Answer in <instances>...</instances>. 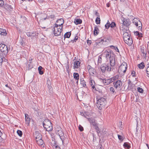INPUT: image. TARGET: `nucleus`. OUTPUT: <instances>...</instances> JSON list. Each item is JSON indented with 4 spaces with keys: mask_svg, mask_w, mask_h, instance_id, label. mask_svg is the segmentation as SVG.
Instances as JSON below:
<instances>
[{
    "mask_svg": "<svg viewBox=\"0 0 149 149\" xmlns=\"http://www.w3.org/2000/svg\"><path fill=\"white\" fill-rule=\"evenodd\" d=\"M123 146L124 148H127L128 149H129L130 148V146L127 143H124Z\"/></svg>",
    "mask_w": 149,
    "mask_h": 149,
    "instance_id": "obj_28",
    "label": "nucleus"
},
{
    "mask_svg": "<svg viewBox=\"0 0 149 149\" xmlns=\"http://www.w3.org/2000/svg\"><path fill=\"white\" fill-rule=\"evenodd\" d=\"M146 69H148L149 68V62H148L147 65H146Z\"/></svg>",
    "mask_w": 149,
    "mask_h": 149,
    "instance_id": "obj_58",
    "label": "nucleus"
},
{
    "mask_svg": "<svg viewBox=\"0 0 149 149\" xmlns=\"http://www.w3.org/2000/svg\"><path fill=\"white\" fill-rule=\"evenodd\" d=\"M138 67L139 68L143 69L145 67L144 63L143 62H141L138 65Z\"/></svg>",
    "mask_w": 149,
    "mask_h": 149,
    "instance_id": "obj_26",
    "label": "nucleus"
},
{
    "mask_svg": "<svg viewBox=\"0 0 149 149\" xmlns=\"http://www.w3.org/2000/svg\"><path fill=\"white\" fill-rule=\"evenodd\" d=\"M19 42L21 45H23V42L22 39L19 40Z\"/></svg>",
    "mask_w": 149,
    "mask_h": 149,
    "instance_id": "obj_50",
    "label": "nucleus"
},
{
    "mask_svg": "<svg viewBox=\"0 0 149 149\" xmlns=\"http://www.w3.org/2000/svg\"><path fill=\"white\" fill-rule=\"evenodd\" d=\"M134 86V85L132 83V84H131L130 85V84L128 85V88H129L130 89H131L132 88V87L133 86Z\"/></svg>",
    "mask_w": 149,
    "mask_h": 149,
    "instance_id": "obj_46",
    "label": "nucleus"
},
{
    "mask_svg": "<svg viewBox=\"0 0 149 149\" xmlns=\"http://www.w3.org/2000/svg\"><path fill=\"white\" fill-rule=\"evenodd\" d=\"M58 146L56 145V143H55L53 145V147L54 149H56V148H57Z\"/></svg>",
    "mask_w": 149,
    "mask_h": 149,
    "instance_id": "obj_49",
    "label": "nucleus"
},
{
    "mask_svg": "<svg viewBox=\"0 0 149 149\" xmlns=\"http://www.w3.org/2000/svg\"><path fill=\"white\" fill-rule=\"evenodd\" d=\"M33 34L32 33H31L29 32H27L26 33V35L28 36H32V35Z\"/></svg>",
    "mask_w": 149,
    "mask_h": 149,
    "instance_id": "obj_45",
    "label": "nucleus"
},
{
    "mask_svg": "<svg viewBox=\"0 0 149 149\" xmlns=\"http://www.w3.org/2000/svg\"><path fill=\"white\" fill-rule=\"evenodd\" d=\"M89 84L93 89H95V84L94 80H91L90 81Z\"/></svg>",
    "mask_w": 149,
    "mask_h": 149,
    "instance_id": "obj_17",
    "label": "nucleus"
},
{
    "mask_svg": "<svg viewBox=\"0 0 149 149\" xmlns=\"http://www.w3.org/2000/svg\"><path fill=\"white\" fill-rule=\"evenodd\" d=\"M80 62L79 61H76L74 62L73 68L74 69L77 68L80 66Z\"/></svg>",
    "mask_w": 149,
    "mask_h": 149,
    "instance_id": "obj_16",
    "label": "nucleus"
},
{
    "mask_svg": "<svg viewBox=\"0 0 149 149\" xmlns=\"http://www.w3.org/2000/svg\"><path fill=\"white\" fill-rule=\"evenodd\" d=\"M44 128L47 131H51L52 130L53 127L52 123L48 119H45L43 123Z\"/></svg>",
    "mask_w": 149,
    "mask_h": 149,
    "instance_id": "obj_3",
    "label": "nucleus"
},
{
    "mask_svg": "<svg viewBox=\"0 0 149 149\" xmlns=\"http://www.w3.org/2000/svg\"><path fill=\"white\" fill-rule=\"evenodd\" d=\"M71 35V33L70 32H67L65 33L64 35V40L65 38H69Z\"/></svg>",
    "mask_w": 149,
    "mask_h": 149,
    "instance_id": "obj_23",
    "label": "nucleus"
},
{
    "mask_svg": "<svg viewBox=\"0 0 149 149\" xmlns=\"http://www.w3.org/2000/svg\"><path fill=\"white\" fill-rule=\"evenodd\" d=\"M137 89L138 91L140 93H143V90L141 88H140V87H138L137 88Z\"/></svg>",
    "mask_w": 149,
    "mask_h": 149,
    "instance_id": "obj_34",
    "label": "nucleus"
},
{
    "mask_svg": "<svg viewBox=\"0 0 149 149\" xmlns=\"http://www.w3.org/2000/svg\"><path fill=\"white\" fill-rule=\"evenodd\" d=\"M146 71L147 73V75L149 77V68L146 69Z\"/></svg>",
    "mask_w": 149,
    "mask_h": 149,
    "instance_id": "obj_43",
    "label": "nucleus"
},
{
    "mask_svg": "<svg viewBox=\"0 0 149 149\" xmlns=\"http://www.w3.org/2000/svg\"><path fill=\"white\" fill-rule=\"evenodd\" d=\"M139 32L138 31H136V32H135L134 33V34L136 35V36H138V35H139Z\"/></svg>",
    "mask_w": 149,
    "mask_h": 149,
    "instance_id": "obj_53",
    "label": "nucleus"
},
{
    "mask_svg": "<svg viewBox=\"0 0 149 149\" xmlns=\"http://www.w3.org/2000/svg\"><path fill=\"white\" fill-rule=\"evenodd\" d=\"M104 82L105 83V84L106 85H108L111 83V81H110V80L109 79L105 80L104 81Z\"/></svg>",
    "mask_w": 149,
    "mask_h": 149,
    "instance_id": "obj_32",
    "label": "nucleus"
},
{
    "mask_svg": "<svg viewBox=\"0 0 149 149\" xmlns=\"http://www.w3.org/2000/svg\"><path fill=\"white\" fill-rule=\"evenodd\" d=\"M110 91L112 92V93H116V92L114 90V88L112 87H111L110 88Z\"/></svg>",
    "mask_w": 149,
    "mask_h": 149,
    "instance_id": "obj_37",
    "label": "nucleus"
},
{
    "mask_svg": "<svg viewBox=\"0 0 149 149\" xmlns=\"http://www.w3.org/2000/svg\"><path fill=\"white\" fill-rule=\"evenodd\" d=\"M0 51L7 54L8 53V48L6 45L3 44H0Z\"/></svg>",
    "mask_w": 149,
    "mask_h": 149,
    "instance_id": "obj_7",
    "label": "nucleus"
},
{
    "mask_svg": "<svg viewBox=\"0 0 149 149\" xmlns=\"http://www.w3.org/2000/svg\"><path fill=\"white\" fill-rule=\"evenodd\" d=\"M92 70H94V69H93V68H91V69L90 68V69L88 70V71H89V72H91V71H92Z\"/></svg>",
    "mask_w": 149,
    "mask_h": 149,
    "instance_id": "obj_60",
    "label": "nucleus"
},
{
    "mask_svg": "<svg viewBox=\"0 0 149 149\" xmlns=\"http://www.w3.org/2000/svg\"><path fill=\"white\" fill-rule=\"evenodd\" d=\"M95 129L96 130V132L98 134V135L99 136V133L100 132V129L99 127H98L97 125H96V126H94Z\"/></svg>",
    "mask_w": 149,
    "mask_h": 149,
    "instance_id": "obj_29",
    "label": "nucleus"
},
{
    "mask_svg": "<svg viewBox=\"0 0 149 149\" xmlns=\"http://www.w3.org/2000/svg\"><path fill=\"white\" fill-rule=\"evenodd\" d=\"M107 7H109L110 6V4L109 3H108L107 4Z\"/></svg>",
    "mask_w": 149,
    "mask_h": 149,
    "instance_id": "obj_62",
    "label": "nucleus"
},
{
    "mask_svg": "<svg viewBox=\"0 0 149 149\" xmlns=\"http://www.w3.org/2000/svg\"><path fill=\"white\" fill-rule=\"evenodd\" d=\"M81 84L82 85L83 87H85L86 86V82L84 80L81 81Z\"/></svg>",
    "mask_w": 149,
    "mask_h": 149,
    "instance_id": "obj_36",
    "label": "nucleus"
},
{
    "mask_svg": "<svg viewBox=\"0 0 149 149\" xmlns=\"http://www.w3.org/2000/svg\"><path fill=\"white\" fill-rule=\"evenodd\" d=\"M78 36H76L74 39V40L76 42V41L78 39Z\"/></svg>",
    "mask_w": 149,
    "mask_h": 149,
    "instance_id": "obj_54",
    "label": "nucleus"
},
{
    "mask_svg": "<svg viewBox=\"0 0 149 149\" xmlns=\"http://www.w3.org/2000/svg\"><path fill=\"white\" fill-rule=\"evenodd\" d=\"M93 136V141L96 140L97 138L95 136V135L94 134V133L92 134Z\"/></svg>",
    "mask_w": 149,
    "mask_h": 149,
    "instance_id": "obj_48",
    "label": "nucleus"
},
{
    "mask_svg": "<svg viewBox=\"0 0 149 149\" xmlns=\"http://www.w3.org/2000/svg\"><path fill=\"white\" fill-rule=\"evenodd\" d=\"M82 22V20L79 18H76L74 21V22L76 25L81 24Z\"/></svg>",
    "mask_w": 149,
    "mask_h": 149,
    "instance_id": "obj_19",
    "label": "nucleus"
},
{
    "mask_svg": "<svg viewBox=\"0 0 149 149\" xmlns=\"http://www.w3.org/2000/svg\"><path fill=\"white\" fill-rule=\"evenodd\" d=\"M118 77L117 76H115L112 77L109 79L110 80V81H111V83L113 82L114 81L116 80V79H118Z\"/></svg>",
    "mask_w": 149,
    "mask_h": 149,
    "instance_id": "obj_27",
    "label": "nucleus"
},
{
    "mask_svg": "<svg viewBox=\"0 0 149 149\" xmlns=\"http://www.w3.org/2000/svg\"><path fill=\"white\" fill-rule=\"evenodd\" d=\"M133 22L136 26H139V30L142 29V24L141 22L137 18H134L133 20Z\"/></svg>",
    "mask_w": 149,
    "mask_h": 149,
    "instance_id": "obj_8",
    "label": "nucleus"
},
{
    "mask_svg": "<svg viewBox=\"0 0 149 149\" xmlns=\"http://www.w3.org/2000/svg\"><path fill=\"white\" fill-rule=\"evenodd\" d=\"M110 25L111 27L113 28L116 26V24L115 22H112L110 24Z\"/></svg>",
    "mask_w": 149,
    "mask_h": 149,
    "instance_id": "obj_38",
    "label": "nucleus"
},
{
    "mask_svg": "<svg viewBox=\"0 0 149 149\" xmlns=\"http://www.w3.org/2000/svg\"><path fill=\"white\" fill-rule=\"evenodd\" d=\"M57 134L60 136V138L62 141V143L63 144L64 141V133L61 130H59L57 132Z\"/></svg>",
    "mask_w": 149,
    "mask_h": 149,
    "instance_id": "obj_12",
    "label": "nucleus"
},
{
    "mask_svg": "<svg viewBox=\"0 0 149 149\" xmlns=\"http://www.w3.org/2000/svg\"><path fill=\"white\" fill-rule=\"evenodd\" d=\"M106 102L105 99L102 97L97 101L96 105L99 109L101 110L104 107Z\"/></svg>",
    "mask_w": 149,
    "mask_h": 149,
    "instance_id": "obj_4",
    "label": "nucleus"
},
{
    "mask_svg": "<svg viewBox=\"0 0 149 149\" xmlns=\"http://www.w3.org/2000/svg\"><path fill=\"white\" fill-rule=\"evenodd\" d=\"M131 74L132 75L133 77H135V71H133L132 72Z\"/></svg>",
    "mask_w": 149,
    "mask_h": 149,
    "instance_id": "obj_47",
    "label": "nucleus"
},
{
    "mask_svg": "<svg viewBox=\"0 0 149 149\" xmlns=\"http://www.w3.org/2000/svg\"><path fill=\"white\" fill-rule=\"evenodd\" d=\"M0 34L1 35L6 36L7 35V33L5 29L0 28Z\"/></svg>",
    "mask_w": 149,
    "mask_h": 149,
    "instance_id": "obj_18",
    "label": "nucleus"
},
{
    "mask_svg": "<svg viewBox=\"0 0 149 149\" xmlns=\"http://www.w3.org/2000/svg\"><path fill=\"white\" fill-rule=\"evenodd\" d=\"M122 81L119 80H117L116 82H114L113 83L114 86L116 89L120 88L122 86Z\"/></svg>",
    "mask_w": 149,
    "mask_h": 149,
    "instance_id": "obj_10",
    "label": "nucleus"
},
{
    "mask_svg": "<svg viewBox=\"0 0 149 149\" xmlns=\"http://www.w3.org/2000/svg\"><path fill=\"white\" fill-rule=\"evenodd\" d=\"M59 21H61L62 23L58 24H55L54 27V33L56 36H58L60 35L63 28L62 25L64 23L63 19L61 18L57 20L56 22H58Z\"/></svg>",
    "mask_w": 149,
    "mask_h": 149,
    "instance_id": "obj_2",
    "label": "nucleus"
},
{
    "mask_svg": "<svg viewBox=\"0 0 149 149\" xmlns=\"http://www.w3.org/2000/svg\"><path fill=\"white\" fill-rule=\"evenodd\" d=\"M100 18L99 17H97L96 18V20H95V22H96V24H100Z\"/></svg>",
    "mask_w": 149,
    "mask_h": 149,
    "instance_id": "obj_33",
    "label": "nucleus"
},
{
    "mask_svg": "<svg viewBox=\"0 0 149 149\" xmlns=\"http://www.w3.org/2000/svg\"><path fill=\"white\" fill-rule=\"evenodd\" d=\"M42 67L41 66H40L38 68V70L39 71L40 70H42Z\"/></svg>",
    "mask_w": 149,
    "mask_h": 149,
    "instance_id": "obj_55",
    "label": "nucleus"
},
{
    "mask_svg": "<svg viewBox=\"0 0 149 149\" xmlns=\"http://www.w3.org/2000/svg\"><path fill=\"white\" fill-rule=\"evenodd\" d=\"M122 22L125 26H129L130 24V20L128 19H126L124 18H123V19H122Z\"/></svg>",
    "mask_w": 149,
    "mask_h": 149,
    "instance_id": "obj_11",
    "label": "nucleus"
},
{
    "mask_svg": "<svg viewBox=\"0 0 149 149\" xmlns=\"http://www.w3.org/2000/svg\"><path fill=\"white\" fill-rule=\"evenodd\" d=\"M73 76L74 78L76 80H77V82L79 79V74L78 73H74L73 74Z\"/></svg>",
    "mask_w": 149,
    "mask_h": 149,
    "instance_id": "obj_24",
    "label": "nucleus"
},
{
    "mask_svg": "<svg viewBox=\"0 0 149 149\" xmlns=\"http://www.w3.org/2000/svg\"><path fill=\"white\" fill-rule=\"evenodd\" d=\"M36 140L37 143L39 146H41L43 143V141L42 139H36Z\"/></svg>",
    "mask_w": 149,
    "mask_h": 149,
    "instance_id": "obj_21",
    "label": "nucleus"
},
{
    "mask_svg": "<svg viewBox=\"0 0 149 149\" xmlns=\"http://www.w3.org/2000/svg\"><path fill=\"white\" fill-rule=\"evenodd\" d=\"M88 119L91 124L93 126H96V125H97V124L95 122V120L94 119L92 118H88Z\"/></svg>",
    "mask_w": 149,
    "mask_h": 149,
    "instance_id": "obj_15",
    "label": "nucleus"
},
{
    "mask_svg": "<svg viewBox=\"0 0 149 149\" xmlns=\"http://www.w3.org/2000/svg\"><path fill=\"white\" fill-rule=\"evenodd\" d=\"M138 38H139V39H141V38H142V34L141 33H140L139 35H138ZM138 39H139L138 38Z\"/></svg>",
    "mask_w": 149,
    "mask_h": 149,
    "instance_id": "obj_42",
    "label": "nucleus"
},
{
    "mask_svg": "<svg viewBox=\"0 0 149 149\" xmlns=\"http://www.w3.org/2000/svg\"><path fill=\"white\" fill-rule=\"evenodd\" d=\"M2 132H1V131L0 130V137L1 136V135H2Z\"/></svg>",
    "mask_w": 149,
    "mask_h": 149,
    "instance_id": "obj_63",
    "label": "nucleus"
},
{
    "mask_svg": "<svg viewBox=\"0 0 149 149\" xmlns=\"http://www.w3.org/2000/svg\"><path fill=\"white\" fill-rule=\"evenodd\" d=\"M56 149H61V148L60 147L58 146Z\"/></svg>",
    "mask_w": 149,
    "mask_h": 149,
    "instance_id": "obj_64",
    "label": "nucleus"
},
{
    "mask_svg": "<svg viewBox=\"0 0 149 149\" xmlns=\"http://www.w3.org/2000/svg\"><path fill=\"white\" fill-rule=\"evenodd\" d=\"M4 4V2L3 0H0V6H2Z\"/></svg>",
    "mask_w": 149,
    "mask_h": 149,
    "instance_id": "obj_44",
    "label": "nucleus"
},
{
    "mask_svg": "<svg viewBox=\"0 0 149 149\" xmlns=\"http://www.w3.org/2000/svg\"><path fill=\"white\" fill-rule=\"evenodd\" d=\"M102 56H103L102 55V54L99 56L98 57V63H100L101 64L102 62Z\"/></svg>",
    "mask_w": 149,
    "mask_h": 149,
    "instance_id": "obj_30",
    "label": "nucleus"
},
{
    "mask_svg": "<svg viewBox=\"0 0 149 149\" xmlns=\"http://www.w3.org/2000/svg\"><path fill=\"white\" fill-rule=\"evenodd\" d=\"M118 139L119 140H121V141L123 140V136H122L120 135H118Z\"/></svg>",
    "mask_w": 149,
    "mask_h": 149,
    "instance_id": "obj_41",
    "label": "nucleus"
},
{
    "mask_svg": "<svg viewBox=\"0 0 149 149\" xmlns=\"http://www.w3.org/2000/svg\"><path fill=\"white\" fill-rule=\"evenodd\" d=\"M102 55L105 57L107 61H109L110 65L113 67L114 66L115 55L112 50L110 49L104 50L102 53Z\"/></svg>",
    "mask_w": 149,
    "mask_h": 149,
    "instance_id": "obj_1",
    "label": "nucleus"
},
{
    "mask_svg": "<svg viewBox=\"0 0 149 149\" xmlns=\"http://www.w3.org/2000/svg\"><path fill=\"white\" fill-rule=\"evenodd\" d=\"M17 133L19 136H22V131L19 130H18L17 131Z\"/></svg>",
    "mask_w": 149,
    "mask_h": 149,
    "instance_id": "obj_35",
    "label": "nucleus"
},
{
    "mask_svg": "<svg viewBox=\"0 0 149 149\" xmlns=\"http://www.w3.org/2000/svg\"><path fill=\"white\" fill-rule=\"evenodd\" d=\"M34 136L36 140L40 139H42L41 134L38 132H36L34 134Z\"/></svg>",
    "mask_w": 149,
    "mask_h": 149,
    "instance_id": "obj_14",
    "label": "nucleus"
},
{
    "mask_svg": "<svg viewBox=\"0 0 149 149\" xmlns=\"http://www.w3.org/2000/svg\"><path fill=\"white\" fill-rule=\"evenodd\" d=\"M82 116H84L85 118H87L88 119L87 116H89V113L87 112H85L84 113L83 112H80Z\"/></svg>",
    "mask_w": 149,
    "mask_h": 149,
    "instance_id": "obj_22",
    "label": "nucleus"
},
{
    "mask_svg": "<svg viewBox=\"0 0 149 149\" xmlns=\"http://www.w3.org/2000/svg\"><path fill=\"white\" fill-rule=\"evenodd\" d=\"M128 85L130 84V85H131V84H132V83L130 80H128Z\"/></svg>",
    "mask_w": 149,
    "mask_h": 149,
    "instance_id": "obj_59",
    "label": "nucleus"
},
{
    "mask_svg": "<svg viewBox=\"0 0 149 149\" xmlns=\"http://www.w3.org/2000/svg\"><path fill=\"white\" fill-rule=\"evenodd\" d=\"M51 17L52 18H54V15H51Z\"/></svg>",
    "mask_w": 149,
    "mask_h": 149,
    "instance_id": "obj_61",
    "label": "nucleus"
},
{
    "mask_svg": "<svg viewBox=\"0 0 149 149\" xmlns=\"http://www.w3.org/2000/svg\"><path fill=\"white\" fill-rule=\"evenodd\" d=\"M124 40L125 43L129 45H131L133 42L132 38H130L129 34L127 33H125L123 34Z\"/></svg>",
    "mask_w": 149,
    "mask_h": 149,
    "instance_id": "obj_5",
    "label": "nucleus"
},
{
    "mask_svg": "<svg viewBox=\"0 0 149 149\" xmlns=\"http://www.w3.org/2000/svg\"><path fill=\"white\" fill-rule=\"evenodd\" d=\"M79 129L81 131H82L84 130L83 127L80 125H79Z\"/></svg>",
    "mask_w": 149,
    "mask_h": 149,
    "instance_id": "obj_39",
    "label": "nucleus"
},
{
    "mask_svg": "<svg viewBox=\"0 0 149 149\" xmlns=\"http://www.w3.org/2000/svg\"><path fill=\"white\" fill-rule=\"evenodd\" d=\"M127 68V65L125 62L123 63L120 66L119 69V71H121L125 73Z\"/></svg>",
    "mask_w": 149,
    "mask_h": 149,
    "instance_id": "obj_9",
    "label": "nucleus"
},
{
    "mask_svg": "<svg viewBox=\"0 0 149 149\" xmlns=\"http://www.w3.org/2000/svg\"><path fill=\"white\" fill-rule=\"evenodd\" d=\"M110 47L112 49H114L116 50V51L118 52H119V50L118 49L117 47L111 45L110 46Z\"/></svg>",
    "mask_w": 149,
    "mask_h": 149,
    "instance_id": "obj_31",
    "label": "nucleus"
},
{
    "mask_svg": "<svg viewBox=\"0 0 149 149\" xmlns=\"http://www.w3.org/2000/svg\"><path fill=\"white\" fill-rule=\"evenodd\" d=\"M143 54V56H146V53H145V52L143 50V52H142Z\"/></svg>",
    "mask_w": 149,
    "mask_h": 149,
    "instance_id": "obj_57",
    "label": "nucleus"
},
{
    "mask_svg": "<svg viewBox=\"0 0 149 149\" xmlns=\"http://www.w3.org/2000/svg\"><path fill=\"white\" fill-rule=\"evenodd\" d=\"M39 74L41 75L42 74H43V72L42 70L39 71Z\"/></svg>",
    "mask_w": 149,
    "mask_h": 149,
    "instance_id": "obj_56",
    "label": "nucleus"
},
{
    "mask_svg": "<svg viewBox=\"0 0 149 149\" xmlns=\"http://www.w3.org/2000/svg\"><path fill=\"white\" fill-rule=\"evenodd\" d=\"M99 31L98 27L96 26L94 27V34L95 36H96L98 34V31Z\"/></svg>",
    "mask_w": 149,
    "mask_h": 149,
    "instance_id": "obj_20",
    "label": "nucleus"
},
{
    "mask_svg": "<svg viewBox=\"0 0 149 149\" xmlns=\"http://www.w3.org/2000/svg\"><path fill=\"white\" fill-rule=\"evenodd\" d=\"M111 66L109 64H108L107 65L105 63L102 64L101 66V69L102 72H104L106 71L107 72L111 71Z\"/></svg>",
    "mask_w": 149,
    "mask_h": 149,
    "instance_id": "obj_6",
    "label": "nucleus"
},
{
    "mask_svg": "<svg viewBox=\"0 0 149 149\" xmlns=\"http://www.w3.org/2000/svg\"><path fill=\"white\" fill-rule=\"evenodd\" d=\"M87 43L88 45H91V41L90 40H87Z\"/></svg>",
    "mask_w": 149,
    "mask_h": 149,
    "instance_id": "obj_52",
    "label": "nucleus"
},
{
    "mask_svg": "<svg viewBox=\"0 0 149 149\" xmlns=\"http://www.w3.org/2000/svg\"><path fill=\"white\" fill-rule=\"evenodd\" d=\"M95 15L98 17L100 16L99 13L97 11H95Z\"/></svg>",
    "mask_w": 149,
    "mask_h": 149,
    "instance_id": "obj_51",
    "label": "nucleus"
},
{
    "mask_svg": "<svg viewBox=\"0 0 149 149\" xmlns=\"http://www.w3.org/2000/svg\"><path fill=\"white\" fill-rule=\"evenodd\" d=\"M105 28L107 29H108L109 28L110 26V24H106L105 25Z\"/></svg>",
    "mask_w": 149,
    "mask_h": 149,
    "instance_id": "obj_40",
    "label": "nucleus"
},
{
    "mask_svg": "<svg viewBox=\"0 0 149 149\" xmlns=\"http://www.w3.org/2000/svg\"><path fill=\"white\" fill-rule=\"evenodd\" d=\"M7 54H4V53L0 51V63H2L3 61H5V58Z\"/></svg>",
    "mask_w": 149,
    "mask_h": 149,
    "instance_id": "obj_13",
    "label": "nucleus"
},
{
    "mask_svg": "<svg viewBox=\"0 0 149 149\" xmlns=\"http://www.w3.org/2000/svg\"><path fill=\"white\" fill-rule=\"evenodd\" d=\"M25 119L26 122L29 123L30 120V118L29 117V116L27 114H25Z\"/></svg>",
    "mask_w": 149,
    "mask_h": 149,
    "instance_id": "obj_25",
    "label": "nucleus"
}]
</instances>
